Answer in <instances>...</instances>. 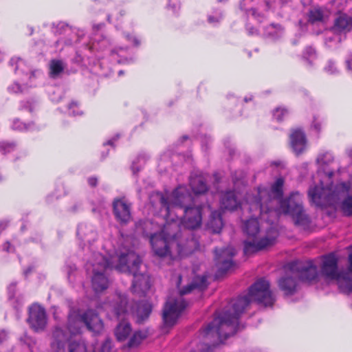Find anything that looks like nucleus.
I'll return each mask as SVG.
<instances>
[{
  "instance_id": "nucleus-20",
  "label": "nucleus",
  "mask_w": 352,
  "mask_h": 352,
  "mask_svg": "<svg viewBox=\"0 0 352 352\" xmlns=\"http://www.w3.org/2000/svg\"><path fill=\"white\" fill-rule=\"evenodd\" d=\"M286 275L281 277L278 281V287L286 296H292L296 292L297 280L295 274H292L285 266Z\"/></svg>"
},
{
  "instance_id": "nucleus-51",
  "label": "nucleus",
  "mask_w": 352,
  "mask_h": 352,
  "mask_svg": "<svg viewBox=\"0 0 352 352\" xmlns=\"http://www.w3.org/2000/svg\"><path fill=\"white\" fill-rule=\"evenodd\" d=\"M264 1H265V3L267 9H270L271 8V3L274 2V0H264Z\"/></svg>"
},
{
  "instance_id": "nucleus-49",
  "label": "nucleus",
  "mask_w": 352,
  "mask_h": 352,
  "mask_svg": "<svg viewBox=\"0 0 352 352\" xmlns=\"http://www.w3.org/2000/svg\"><path fill=\"white\" fill-rule=\"evenodd\" d=\"M132 42L135 46H138L140 44V41L139 39L136 37L131 38Z\"/></svg>"
},
{
  "instance_id": "nucleus-46",
  "label": "nucleus",
  "mask_w": 352,
  "mask_h": 352,
  "mask_svg": "<svg viewBox=\"0 0 352 352\" xmlns=\"http://www.w3.org/2000/svg\"><path fill=\"white\" fill-rule=\"evenodd\" d=\"M340 188L346 191H347V190H348L347 186H346V184H344V183H342L340 185H338L336 186V189Z\"/></svg>"
},
{
  "instance_id": "nucleus-21",
  "label": "nucleus",
  "mask_w": 352,
  "mask_h": 352,
  "mask_svg": "<svg viewBox=\"0 0 352 352\" xmlns=\"http://www.w3.org/2000/svg\"><path fill=\"white\" fill-rule=\"evenodd\" d=\"M352 30V17L346 14H340L334 21L333 30L338 33H346Z\"/></svg>"
},
{
  "instance_id": "nucleus-15",
  "label": "nucleus",
  "mask_w": 352,
  "mask_h": 352,
  "mask_svg": "<svg viewBox=\"0 0 352 352\" xmlns=\"http://www.w3.org/2000/svg\"><path fill=\"white\" fill-rule=\"evenodd\" d=\"M80 319L87 329L94 335H99L104 330V322L95 310H87L80 316Z\"/></svg>"
},
{
  "instance_id": "nucleus-4",
  "label": "nucleus",
  "mask_w": 352,
  "mask_h": 352,
  "mask_svg": "<svg viewBox=\"0 0 352 352\" xmlns=\"http://www.w3.org/2000/svg\"><path fill=\"white\" fill-rule=\"evenodd\" d=\"M142 261L133 252L121 254L116 270L120 272L132 274L133 280L131 287V292L139 296H143L151 288L150 276L147 273L140 272Z\"/></svg>"
},
{
  "instance_id": "nucleus-28",
  "label": "nucleus",
  "mask_w": 352,
  "mask_h": 352,
  "mask_svg": "<svg viewBox=\"0 0 352 352\" xmlns=\"http://www.w3.org/2000/svg\"><path fill=\"white\" fill-rule=\"evenodd\" d=\"M148 337L146 331H136L130 338L129 342L124 346V348L133 349L138 347Z\"/></svg>"
},
{
  "instance_id": "nucleus-43",
  "label": "nucleus",
  "mask_w": 352,
  "mask_h": 352,
  "mask_svg": "<svg viewBox=\"0 0 352 352\" xmlns=\"http://www.w3.org/2000/svg\"><path fill=\"white\" fill-rule=\"evenodd\" d=\"M87 182L91 187H96L98 185V178L96 177H90L88 178Z\"/></svg>"
},
{
  "instance_id": "nucleus-58",
  "label": "nucleus",
  "mask_w": 352,
  "mask_h": 352,
  "mask_svg": "<svg viewBox=\"0 0 352 352\" xmlns=\"http://www.w3.org/2000/svg\"><path fill=\"white\" fill-rule=\"evenodd\" d=\"M259 193H260L261 196L262 197L263 195V194L265 193V192H264V191L263 192H260Z\"/></svg>"
},
{
  "instance_id": "nucleus-2",
  "label": "nucleus",
  "mask_w": 352,
  "mask_h": 352,
  "mask_svg": "<svg viewBox=\"0 0 352 352\" xmlns=\"http://www.w3.org/2000/svg\"><path fill=\"white\" fill-rule=\"evenodd\" d=\"M284 179L278 178L271 186L273 197L268 193L265 201L261 199L256 206L261 214L276 210L275 202L279 204V210L285 214L290 215L295 224L307 228L309 226L310 219L305 213L302 199L298 192H292L288 198L282 199L283 195Z\"/></svg>"
},
{
  "instance_id": "nucleus-38",
  "label": "nucleus",
  "mask_w": 352,
  "mask_h": 352,
  "mask_svg": "<svg viewBox=\"0 0 352 352\" xmlns=\"http://www.w3.org/2000/svg\"><path fill=\"white\" fill-rule=\"evenodd\" d=\"M168 8L172 10L175 15L177 16L181 8V3L178 0H170Z\"/></svg>"
},
{
  "instance_id": "nucleus-5",
  "label": "nucleus",
  "mask_w": 352,
  "mask_h": 352,
  "mask_svg": "<svg viewBox=\"0 0 352 352\" xmlns=\"http://www.w3.org/2000/svg\"><path fill=\"white\" fill-rule=\"evenodd\" d=\"M349 265L344 272L338 271V259L334 253L322 256L320 267L322 276L327 280H336L340 292L350 294L352 292V253L349 255Z\"/></svg>"
},
{
  "instance_id": "nucleus-6",
  "label": "nucleus",
  "mask_w": 352,
  "mask_h": 352,
  "mask_svg": "<svg viewBox=\"0 0 352 352\" xmlns=\"http://www.w3.org/2000/svg\"><path fill=\"white\" fill-rule=\"evenodd\" d=\"M190 198V196L188 192L178 188L173 191L170 200H168V198L162 192L158 191L151 192L149 200L153 208H156L160 205V211L164 210V216L166 219H170L171 222H177L172 217V212L177 208L184 210L186 208L190 207L191 206H188Z\"/></svg>"
},
{
  "instance_id": "nucleus-16",
  "label": "nucleus",
  "mask_w": 352,
  "mask_h": 352,
  "mask_svg": "<svg viewBox=\"0 0 352 352\" xmlns=\"http://www.w3.org/2000/svg\"><path fill=\"white\" fill-rule=\"evenodd\" d=\"M67 333L59 327H55L52 331L50 338V350L52 352H65L68 342Z\"/></svg>"
},
{
  "instance_id": "nucleus-39",
  "label": "nucleus",
  "mask_w": 352,
  "mask_h": 352,
  "mask_svg": "<svg viewBox=\"0 0 352 352\" xmlns=\"http://www.w3.org/2000/svg\"><path fill=\"white\" fill-rule=\"evenodd\" d=\"M79 106L80 103L78 101H72L68 105V109L74 116L81 115L82 112L79 109Z\"/></svg>"
},
{
  "instance_id": "nucleus-18",
  "label": "nucleus",
  "mask_w": 352,
  "mask_h": 352,
  "mask_svg": "<svg viewBox=\"0 0 352 352\" xmlns=\"http://www.w3.org/2000/svg\"><path fill=\"white\" fill-rule=\"evenodd\" d=\"M274 241V238L268 236L263 237L258 241L256 239V237L252 238V241H245L244 242V254L250 255L262 250L273 245Z\"/></svg>"
},
{
  "instance_id": "nucleus-33",
  "label": "nucleus",
  "mask_w": 352,
  "mask_h": 352,
  "mask_svg": "<svg viewBox=\"0 0 352 352\" xmlns=\"http://www.w3.org/2000/svg\"><path fill=\"white\" fill-rule=\"evenodd\" d=\"M324 14L320 8H314L309 10L308 14V21L309 23L314 24L317 22L323 21Z\"/></svg>"
},
{
  "instance_id": "nucleus-17",
  "label": "nucleus",
  "mask_w": 352,
  "mask_h": 352,
  "mask_svg": "<svg viewBox=\"0 0 352 352\" xmlns=\"http://www.w3.org/2000/svg\"><path fill=\"white\" fill-rule=\"evenodd\" d=\"M290 145L296 155H301L306 149V135L301 128L291 129L289 135Z\"/></svg>"
},
{
  "instance_id": "nucleus-11",
  "label": "nucleus",
  "mask_w": 352,
  "mask_h": 352,
  "mask_svg": "<svg viewBox=\"0 0 352 352\" xmlns=\"http://www.w3.org/2000/svg\"><path fill=\"white\" fill-rule=\"evenodd\" d=\"M113 213L120 224L126 225L132 219V204L124 197H116L112 202Z\"/></svg>"
},
{
  "instance_id": "nucleus-25",
  "label": "nucleus",
  "mask_w": 352,
  "mask_h": 352,
  "mask_svg": "<svg viewBox=\"0 0 352 352\" xmlns=\"http://www.w3.org/2000/svg\"><path fill=\"white\" fill-rule=\"evenodd\" d=\"M221 204L222 208L228 210H236L240 204L239 201L237 200L235 192L232 190L226 191L223 193Z\"/></svg>"
},
{
  "instance_id": "nucleus-55",
  "label": "nucleus",
  "mask_w": 352,
  "mask_h": 352,
  "mask_svg": "<svg viewBox=\"0 0 352 352\" xmlns=\"http://www.w3.org/2000/svg\"><path fill=\"white\" fill-rule=\"evenodd\" d=\"M8 146L10 147V148H13L14 147V143H10V144H8Z\"/></svg>"
},
{
  "instance_id": "nucleus-27",
  "label": "nucleus",
  "mask_w": 352,
  "mask_h": 352,
  "mask_svg": "<svg viewBox=\"0 0 352 352\" xmlns=\"http://www.w3.org/2000/svg\"><path fill=\"white\" fill-rule=\"evenodd\" d=\"M152 305L148 301H141L138 302L135 311L137 322L142 323L145 320L148 319L152 311Z\"/></svg>"
},
{
  "instance_id": "nucleus-34",
  "label": "nucleus",
  "mask_w": 352,
  "mask_h": 352,
  "mask_svg": "<svg viewBox=\"0 0 352 352\" xmlns=\"http://www.w3.org/2000/svg\"><path fill=\"white\" fill-rule=\"evenodd\" d=\"M80 321V318L69 316L67 324V327L71 333L76 334L80 332V327L78 322Z\"/></svg>"
},
{
  "instance_id": "nucleus-45",
  "label": "nucleus",
  "mask_w": 352,
  "mask_h": 352,
  "mask_svg": "<svg viewBox=\"0 0 352 352\" xmlns=\"http://www.w3.org/2000/svg\"><path fill=\"white\" fill-rule=\"evenodd\" d=\"M152 226V223L150 221H144L143 223H140L139 224V227H142V228H149Z\"/></svg>"
},
{
  "instance_id": "nucleus-12",
  "label": "nucleus",
  "mask_w": 352,
  "mask_h": 352,
  "mask_svg": "<svg viewBox=\"0 0 352 352\" xmlns=\"http://www.w3.org/2000/svg\"><path fill=\"white\" fill-rule=\"evenodd\" d=\"M98 268L94 267L93 270V276L91 278V285L96 292H102L107 289L109 286V280L104 274V271L109 267V261L103 256L98 263Z\"/></svg>"
},
{
  "instance_id": "nucleus-7",
  "label": "nucleus",
  "mask_w": 352,
  "mask_h": 352,
  "mask_svg": "<svg viewBox=\"0 0 352 352\" xmlns=\"http://www.w3.org/2000/svg\"><path fill=\"white\" fill-rule=\"evenodd\" d=\"M287 269L302 282L310 283L318 277V267L312 261H292L287 265Z\"/></svg>"
},
{
  "instance_id": "nucleus-41",
  "label": "nucleus",
  "mask_w": 352,
  "mask_h": 352,
  "mask_svg": "<svg viewBox=\"0 0 352 352\" xmlns=\"http://www.w3.org/2000/svg\"><path fill=\"white\" fill-rule=\"evenodd\" d=\"M249 13H251L252 16L254 18L259 21L262 19L264 16V15L261 12H258V10L254 8H251L249 10Z\"/></svg>"
},
{
  "instance_id": "nucleus-10",
  "label": "nucleus",
  "mask_w": 352,
  "mask_h": 352,
  "mask_svg": "<svg viewBox=\"0 0 352 352\" xmlns=\"http://www.w3.org/2000/svg\"><path fill=\"white\" fill-rule=\"evenodd\" d=\"M27 322L34 331H43L47 324V317L45 308L38 303L31 305L28 308Z\"/></svg>"
},
{
  "instance_id": "nucleus-31",
  "label": "nucleus",
  "mask_w": 352,
  "mask_h": 352,
  "mask_svg": "<svg viewBox=\"0 0 352 352\" xmlns=\"http://www.w3.org/2000/svg\"><path fill=\"white\" fill-rule=\"evenodd\" d=\"M340 210L346 217L352 216V196H347L340 204Z\"/></svg>"
},
{
  "instance_id": "nucleus-40",
  "label": "nucleus",
  "mask_w": 352,
  "mask_h": 352,
  "mask_svg": "<svg viewBox=\"0 0 352 352\" xmlns=\"http://www.w3.org/2000/svg\"><path fill=\"white\" fill-rule=\"evenodd\" d=\"M254 0H240L239 8L241 10L245 11L247 14H249V10L252 8L251 6Z\"/></svg>"
},
{
  "instance_id": "nucleus-56",
  "label": "nucleus",
  "mask_w": 352,
  "mask_h": 352,
  "mask_svg": "<svg viewBox=\"0 0 352 352\" xmlns=\"http://www.w3.org/2000/svg\"><path fill=\"white\" fill-rule=\"evenodd\" d=\"M123 74H124V71H122V70H120V71H119V72H118V75H119V76L122 75Z\"/></svg>"
},
{
  "instance_id": "nucleus-52",
  "label": "nucleus",
  "mask_w": 352,
  "mask_h": 352,
  "mask_svg": "<svg viewBox=\"0 0 352 352\" xmlns=\"http://www.w3.org/2000/svg\"><path fill=\"white\" fill-rule=\"evenodd\" d=\"M272 28H281V25L280 24H278V23H271L270 25Z\"/></svg>"
},
{
  "instance_id": "nucleus-42",
  "label": "nucleus",
  "mask_w": 352,
  "mask_h": 352,
  "mask_svg": "<svg viewBox=\"0 0 352 352\" xmlns=\"http://www.w3.org/2000/svg\"><path fill=\"white\" fill-rule=\"evenodd\" d=\"M100 352H111V342L109 341L104 342L100 347Z\"/></svg>"
},
{
  "instance_id": "nucleus-53",
  "label": "nucleus",
  "mask_w": 352,
  "mask_h": 352,
  "mask_svg": "<svg viewBox=\"0 0 352 352\" xmlns=\"http://www.w3.org/2000/svg\"><path fill=\"white\" fill-rule=\"evenodd\" d=\"M314 128L318 131H320V124H314Z\"/></svg>"
},
{
  "instance_id": "nucleus-54",
  "label": "nucleus",
  "mask_w": 352,
  "mask_h": 352,
  "mask_svg": "<svg viewBox=\"0 0 352 352\" xmlns=\"http://www.w3.org/2000/svg\"><path fill=\"white\" fill-rule=\"evenodd\" d=\"M307 51L309 52V54L311 53H315L314 50L311 47L307 48Z\"/></svg>"
},
{
  "instance_id": "nucleus-30",
  "label": "nucleus",
  "mask_w": 352,
  "mask_h": 352,
  "mask_svg": "<svg viewBox=\"0 0 352 352\" xmlns=\"http://www.w3.org/2000/svg\"><path fill=\"white\" fill-rule=\"evenodd\" d=\"M127 298L126 296L122 294H118L116 302L113 307L114 314L118 318L124 315L127 311Z\"/></svg>"
},
{
  "instance_id": "nucleus-24",
  "label": "nucleus",
  "mask_w": 352,
  "mask_h": 352,
  "mask_svg": "<svg viewBox=\"0 0 352 352\" xmlns=\"http://www.w3.org/2000/svg\"><path fill=\"white\" fill-rule=\"evenodd\" d=\"M132 332V327L129 321L122 320L114 330L116 338L119 342L125 341Z\"/></svg>"
},
{
  "instance_id": "nucleus-19",
  "label": "nucleus",
  "mask_w": 352,
  "mask_h": 352,
  "mask_svg": "<svg viewBox=\"0 0 352 352\" xmlns=\"http://www.w3.org/2000/svg\"><path fill=\"white\" fill-rule=\"evenodd\" d=\"M212 324V322L209 323L205 328L201 329V334L206 338H210L217 337V340H214L212 344L210 345L208 343H201L199 345V352H213V349L215 346L219 345V344H223L225 340H226L228 338H221V336L216 331V327H212V330L207 333L206 330L208 327ZM190 352H197L196 351H191Z\"/></svg>"
},
{
  "instance_id": "nucleus-1",
  "label": "nucleus",
  "mask_w": 352,
  "mask_h": 352,
  "mask_svg": "<svg viewBox=\"0 0 352 352\" xmlns=\"http://www.w3.org/2000/svg\"><path fill=\"white\" fill-rule=\"evenodd\" d=\"M270 283L264 278L258 279L250 288L245 296H239L232 304V310L225 311L216 316L212 321L206 332L208 333L212 327L221 338L234 336L239 329V318L252 301L265 307H272L275 302V298L270 289Z\"/></svg>"
},
{
  "instance_id": "nucleus-44",
  "label": "nucleus",
  "mask_w": 352,
  "mask_h": 352,
  "mask_svg": "<svg viewBox=\"0 0 352 352\" xmlns=\"http://www.w3.org/2000/svg\"><path fill=\"white\" fill-rule=\"evenodd\" d=\"M247 30H248V34L251 35V36H252V35H258V33H259L258 29L255 28L253 26H248L247 27Z\"/></svg>"
},
{
  "instance_id": "nucleus-36",
  "label": "nucleus",
  "mask_w": 352,
  "mask_h": 352,
  "mask_svg": "<svg viewBox=\"0 0 352 352\" xmlns=\"http://www.w3.org/2000/svg\"><path fill=\"white\" fill-rule=\"evenodd\" d=\"M288 114L289 111L285 107H277L273 111V118L278 122L283 121Z\"/></svg>"
},
{
  "instance_id": "nucleus-57",
  "label": "nucleus",
  "mask_w": 352,
  "mask_h": 352,
  "mask_svg": "<svg viewBox=\"0 0 352 352\" xmlns=\"http://www.w3.org/2000/svg\"><path fill=\"white\" fill-rule=\"evenodd\" d=\"M107 20L109 23L111 22V17L109 15L108 16Z\"/></svg>"
},
{
  "instance_id": "nucleus-9",
  "label": "nucleus",
  "mask_w": 352,
  "mask_h": 352,
  "mask_svg": "<svg viewBox=\"0 0 352 352\" xmlns=\"http://www.w3.org/2000/svg\"><path fill=\"white\" fill-rule=\"evenodd\" d=\"M188 304L182 297L177 299H169L164 308L163 321L166 326H173L180 314L186 308Z\"/></svg>"
},
{
  "instance_id": "nucleus-48",
  "label": "nucleus",
  "mask_w": 352,
  "mask_h": 352,
  "mask_svg": "<svg viewBox=\"0 0 352 352\" xmlns=\"http://www.w3.org/2000/svg\"><path fill=\"white\" fill-rule=\"evenodd\" d=\"M346 65L349 69L352 70V56L346 60Z\"/></svg>"
},
{
  "instance_id": "nucleus-29",
  "label": "nucleus",
  "mask_w": 352,
  "mask_h": 352,
  "mask_svg": "<svg viewBox=\"0 0 352 352\" xmlns=\"http://www.w3.org/2000/svg\"><path fill=\"white\" fill-rule=\"evenodd\" d=\"M259 230V223L256 218H250L245 222L243 231L250 239L255 238Z\"/></svg>"
},
{
  "instance_id": "nucleus-3",
  "label": "nucleus",
  "mask_w": 352,
  "mask_h": 352,
  "mask_svg": "<svg viewBox=\"0 0 352 352\" xmlns=\"http://www.w3.org/2000/svg\"><path fill=\"white\" fill-rule=\"evenodd\" d=\"M144 236L149 237L152 249L155 255L165 257L168 255L182 256L185 252H192L199 248L197 240L192 238L186 244L179 240L180 227L177 222L167 223L160 233H148L143 230Z\"/></svg>"
},
{
  "instance_id": "nucleus-50",
  "label": "nucleus",
  "mask_w": 352,
  "mask_h": 352,
  "mask_svg": "<svg viewBox=\"0 0 352 352\" xmlns=\"http://www.w3.org/2000/svg\"><path fill=\"white\" fill-rule=\"evenodd\" d=\"M11 244L9 241H6L4 244H3V248L4 250H6L7 252L9 251V249H10V247Z\"/></svg>"
},
{
  "instance_id": "nucleus-26",
  "label": "nucleus",
  "mask_w": 352,
  "mask_h": 352,
  "mask_svg": "<svg viewBox=\"0 0 352 352\" xmlns=\"http://www.w3.org/2000/svg\"><path fill=\"white\" fill-rule=\"evenodd\" d=\"M207 226L212 233H219L221 231L223 223L219 211L214 210L211 212Z\"/></svg>"
},
{
  "instance_id": "nucleus-22",
  "label": "nucleus",
  "mask_w": 352,
  "mask_h": 352,
  "mask_svg": "<svg viewBox=\"0 0 352 352\" xmlns=\"http://www.w3.org/2000/svg\"><path fill=\"white\" fill-rule=\"evenodd\" d=\"M207 287V278L205 276H195L191 283L182 288L179 291L181 296L190 293L194 289L204 290Z\"/></svg>"
},
{
  "instance_id": "nucleus-47",
  "label": "nucleus",
  "mask_w": 352,
  "mask_h": 352,
  "mask_svg": "<svg viewBox=\"0 0 352 352\" xmlns=\"http://www.w3.org/2000/svg\"><path fill=\"white\" fill-rule=\"evenodd\" d=\"M118 14H119V16L118 17V19H119L124 16L126 14V11L125 10H120L119 11Z\"/></svg>"
},
{
  "instance_id": "nucleus-37",
  "label": "nucleus",
  "mask_w": 352,
  "mask_h": 352,
  "mask_svg": "<svg viewBox=\"0 0 352 352\" xmlns=\"http://www.w3.org/2000/svg\"><path fill=\"white\" fill-rule=\"evenodd\" d=\"M223 18V13L221 10L217 9L214 12V14H210L208 16V21L210 24H215L220 22Z\"/></svg>"
},
{
  "instance_id": "nucleus-32",
  "label": "nucleus",
  "mask_w": 352,
  "mask_h": 352,
  "mask_svg": "<svg viewBox=\"0 0 352 352\" xmlns=\"http://www.w3.org/2000/svg\"><path fill=\"white\" fill-rule=\"evenodd\" d=\"M69 352H87V346L84 341L71 340L68 344Z\"/></svg>"
},
{
  "instance_id": "nucleus-23",
  "label": "nucleus",
  "mask_w": 352,
  "mask_h": 352,
  "mask_svg": "<svg viewBox=\"0 0 352 352\" xmlns=\"http://www.w3.org/2000/svg\"><path fill=\"white\" fill-rule=\"evenodd\" d=\"M189 184L192 191L195 195H202L208 190V187L204 178L201 175H191Z\"/></svg>"
},
{
  "instance_id": "nucleus-13",
  "label": "nucleus",
  "mask_w": 352,
  "mask_h": 352,
  "mask_svg": "<svg viewBox=\"0 0 352 352\" xmlns=\"http://www.w3.org/2000/svg\"><path fill=\"white\" fill-rule=\"evenodd\" d=\"M203 205L187 207L183 212L182 223L189 230H195L201 227L202 223Z\"/></svg>"
},
{
  "instance_id": "nucleus-14",
  "label": "nucleus",
  "mask_w": 352,
  "mask_h": 352,
  "mask_svg": "<svg viewBox=\"0 0 352 352\" xmlns=\"http://www.w3.org/2000/svg\"><path fill=\"white\" fill-rule=\"evenodd\" d=\"M214 252L216 253V265L218 267L219 273H226L234 266L232 261V258L236 254L234 248L231 247L219 250L216 248Z\"/></svg>"
},
{
  "instance_id": "nucleus-35",
  "label": "nucleus",
  "mask_w": 352,
  "mask_h": 352,
  "mask_svg": "<svg viewBox=\"0 0 352 352\" xmlns=\"http://www.w3.org/2000/svg\"><path fill=\"white\" fill-rule=\"evenodd\" d=\"M50 69L51 76H57L64 70L63 62L60 60H52L50 63Z\"/></svg>"
},
{
  "instance_id": "nucleus-8",
  "label": "nucleus",
  "mask_w": 352,
  "mask_h": 352,
  "mask_svg": "<svg viewBox=\"0 0 352 352\" xmlns=\"http://www.w3.org/2000/svg\"><path fill=\"white\" fill-rule=\"evenodd\" d=\"M308 195L316 206L324 207L332 205L336 201L338 194L337 190H332L331 186L324 187L320 182V185L309 188Z\"/></svg>"
}]
</instances>
